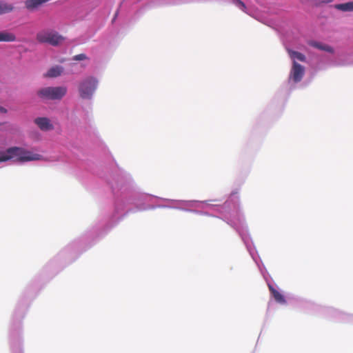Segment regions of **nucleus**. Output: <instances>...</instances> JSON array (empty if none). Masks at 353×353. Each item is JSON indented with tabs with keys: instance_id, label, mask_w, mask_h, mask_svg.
Instances as JSON below:
<instances>
[{
	"instance_id": "obj_1",
	"label": "nucleus",
	"mask_w": 353,
	"mask_h": 353,
	"mask_svg": "<svg viewBox=\"0 0 353 353\" xmlns=\"http://www.w3.org/2000/svg\"><path fill=\"white\" fill-rule=\"evenodd\" d=\"M12 159H15V161L19 162H26L41 160L42 156L19 147H11L5 152H0V162L7 161Z\"/></svg>"
},
{
	"instance_id": "obj_2",
	"label": "nucleus",
	"mask_w": 353,
	"mask_h": 353,
	"mask_svg": "<svg viewBox=\"0 0 353 353\" xmlns=\"http://www.w3.org/2000/svg\"><path fill=\"white\" fill-rule=\"evenodd\" d=\"M65 86L45 87L39 89L37 94L42 100L60 101L67 93Z\"/></svg>"
},
{
	"instance_id": "obj_3",
	"label": "nucleus",
	"mask_w": 353,
	"mask_h": 353,
	"mask_svg": "<svg viewBox=\"0 0 353 353\" xmlns=\"http://www.w3.org/2000/svg\"><path fill=\"white\" fill-rule=\"evenodd\" d=\"M36 38L39 43H48L53 46L59 45L64 40V38L58 32L50 30L39 32L37 34Z\"/></svg>"
},
{
	"instance_id": "obj_4",
	"label": "nucleus",
	"mask_w": 353,
	"mask_h": 353,
	"mask_svg": "<svg viewBox=\"0 0 353 353\" xmlns=\"http://www.w3.org/2000/svg\"><path fill=\"white\" fill-rule=\"evenodd\" d=\"M97 81L93 77L83 79L79 85V92L82 99H90L97 88Z\"/></svg>"
},
{
	"instance_id": "obj_5",
	"label": "nucleus",
	"mask_w": 353,
	"mask_h": 353,
	"mask_svg": "<svg viewBox=\"0 0 353 353\" xmlns=\"http://www.w3.org/2000/svg\"><path fill=\"white\" fill-rule=\"evenodd\" d=\"M304 73V67L298 63L296 61H294L290 74V79H292L294 83H298L303 79Z\"/></svg>"
},
{
	"instance_id": "obj_6",
	"label": "nucleus",
	"mask_w": 353,
	"mask_h": 353,
	"mask_svg": "<svg viewBox=\"0 0 353 353\" xmlns=\"http://www.w3.org/2000/svg\"><path fill=\"white\" fill-rule=\"evenodd\" d=\"M34 123L42 131H50L54 129V125L47 117H37L34 119Z\"/></svg>"
},
{
	"instance_id": "obj_7",
	"label": "nucleus",
	"mask_w": 353,
	"mask_h": 353,
	"mask_svg": "<svg viewBox=\"0 0 353 353\" xmlns=\"http://www.w3.org/2000/svg\"><path fill=\"white\" fill-rule=\"evenodd\" d=\"M50 0H26L25 7L29 10H33Z\"/></svg>"
},
{
	"instance_id": "obj_8",
	"label": "nucleus",
	"mask_w": 353,
	"mask_h": 353,
	"mask_svg": "<svg viewBox=\"0 0 353 353\" xmlns=\"http://www.w3.org/2000/svg\"><path fill=\"white\" fill-rule=\"evenodd\" d=\"M17 40L15 34L7 30L0 31V42H13Z\"/></svg>"
},
{
	"instance_id": "obj_9",
	"label": "nucleus",
	"mask_w": 353,
	"mask_h": 353,
	"mask_svg": "<svg viewBox=\"0 0 353 353\" xmlns=\"http://www.w3.org/2000/svg\"><path fill=\"white\" fill-rule=\"evenodd\" d=\"M63 71L62 66L55 65L52 67L44 75L46 77L54 78L60 76Z\"/></svg>"
},
{
	"instance_id": "obj_10",
	"label": "nucleus",
	"mask_w": 353,
	"mask_h": 353,
	"mask_svg": "<svg viewBox=\"0 0 353 353\" xmlns=\"http://www.w3.org/2000/svg\"><path fill=\"white\" fill-rule=\"evenodd\" d=\"M269 290L274 297V300L281 304L285 303V299L283 294H281L279 291L273 288V286L270 284H268Z\"/></svg>"
},
{
	"instance_id": "obj_11",
	"label": "nucleus",
	"mask_w": 353,
	"mask_h": 353,
	"mask_svg": "<svg viewBox=\"0 0 353 353\" xmlns=\"http://www.w3.org/2000/svg\"><path fill=\"white\" fill-rule=\"evenodd\" d=\"M14 10V6L12 3L0 0V15L10 13Z\"/></svg>"
},
{
	"instance_id": "obj_12",
	"label": "nucleus",
	"mask_w": 353,
	"mask_h": 353,
	"mask_svg": "<svg viewBox=\"0 0 353 353\" xmlns=\"http://www.w3.org/2000/svg\"><path fill=\"white\" fill-rule=\"evenodd\" d=\"M334 8L343 12L353 11V1H349L343 3H339L334 6Z\"/></svg>"
},
{
	"instance_id": "obj_13",
	"label": "nucleus",
	"mask_w": 353,
	"mask_h": 353,
	"mask_svg": "<svg viewBox=\"0 0 353 353\" xmlns=\"http://www.w3.org/2000/svg\"><path fill=\"white\" fill-rule=\"evenodd\" d=\"M288 52L291 59H293V61H295L296 59L302 62L305 61L306 58L303 54L292 50H288Z\"/></svg>"
},
{
	"instance_id": "obj_14",
	"label": "nucleus",
	"mask_w": 353,
	"mask_h": 353,
	"mask_svg": "<svg viewBox=\"0 0 353 353\" xmlns=\"http://www.w3.org/2000/svg\"><path fill=\"white\" fill-rule=\"evenodd\" d=\"M310 45L317 49L321 50H323V51L328 52L330 53L334 52L333 48L328 45L323 44V43H319V42H312L310 43Z\"/></svg>"
},
{
	"instance_id": "obj_15",
	"label": "nucleus",
	"mask_w": 353,
	"mask_h": 353,
	"mask_svg": "<svg viewBox=\"0 0 353 353\" xmlns=\"http://www.w3.org/2000/svg\"><path fill=\"white\" fill-rule=\"evenodd\" d=\"M233 3L237 7H239L241 10H242L243 11H245V9H246V6L245 5V3L241 1V0H233Z\"/></svg>"
},
{
	"instance_id": "obj_16",
	"label": "nucleus",
	"mask_w": 353,
	"mask_h": 353,
	"mask_svg": "<svg viewBox=\"0 0 353 353\" xmlns=\"http://www.w3.org/2000/svg\"><path fill=\"white\" fill-rule=\"evenodd\" d=\"M87 59V57L85 54H79L74 56L73 60L74 61H82Z\"/></svg>"
},
{
	"instance_id": "obj_17",
	"label": "nucleus",
	"mask_w": 353,
	"mask_h": 353,
	"mask_svg": "<svg viewBox=\"0 0 353 353\" xmlns=\"http://www.w3.org/2000/svg\"><path fill=\"white\" fill-rule=\"evenodd\" d=\"M0 112H1V113H6L7 112V110L6 108H4L3 107L0 106Z\"/></svg>"
},
{
	"instance_id": "obj_18",
	"label": "nucleus",
	"mask_w": 353,
	"mask_h": 353,
	"mask_svg": "<svg viewBox=\"0 0 353 353\" xmlns=\"http://www.w3.org/2000/svg\"><path fill=\"white\" fill-rule=\"evenodd\" d=\"M333 0H323L322 1L323 3H330L332 2Z\"/></svg>"
}]
</instances>
